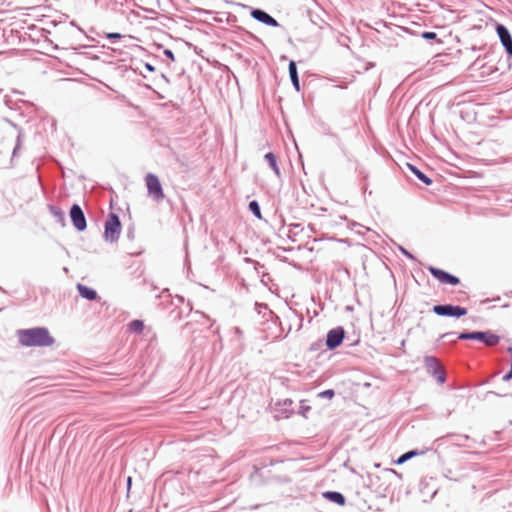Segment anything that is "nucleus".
Listing matches in <instances>:
<instances>
[{"mask_svg": "<svg viewBox=\"0 0 512 512\" xmlns=\"http://www.w3.org/2000/svg\"><path fill=\"white\" fill-rule=\"evenodd\" d=\"M288 72H289L290 80H291L293 87L295 88V90L297 92H299L300 91V80H299L298 71H297V64L294 60H290V62L288 64Z\"/></svg>", "mask_w": 512, "mask_h": 512, "instance_id": "nucleus-15", "label": "nucleus"}, {"mask_svg": "<svg viewBox=\"0 0 512 512\" xmlns=\"http://www.w3.org/2000/svg\"><path fill=\"white\" fill-rule=\"evenodd\" d=\"M322 496L324 499L335 503L339 506H344L346 504V498L345 496L338 491H325L322 493Z\"/></svg>", "mask_w": 512, "mask_h": 512, "instance_id": "nucleus-14", "label": "nucleus"}, {"mask_svg": "<svg viewBox=\"0 0 512 512\" xmlns=\"http://www.w3.org/2000/svg\"><path fill=\"white\" fill-rule=\"evenodd\" d=\"M425 452H426L425 450H422V451H419L417 449L409 450V451L403 453L402 455H400L398 457V459L396 460V463L397 464H403V463L407 462L408 460L412 459L415 456L423 455Z\"/></svg>", "mask_w": 512, "mask_h": 512, "instance_id": "nucleus-19", "label": "nucleus"}, {"mask_svg": "<svg viewBox=\"0 0 512 512\" xmlns=\"http://www.w3.org/2000/svg\"><path fill=\"white\" fill-rule=\"evenodd\" d=\"M15 129L18 130V135H17V139H16V144H15V147L13 149V152H12V160L18 156V152L21 148V145H22V135H23V130L22 128H20L17 124L13 123L12 121H8Z\"/></svg>", "mask_w": 512, "mask_h": 512, "instance_id": "nucleus-20", "label": "nucleus"}, {"mask_svg": "<svg viewBox=\"0 0 512 512\" xmlns=\"http://www.w3.org/2000/svg\"><path fill=\"white\" fill-rule=\"evenodd\" d=\"M507 351H508V353L510 354L511 359H512V346H509V347L507 348Z\"/></svg>", "mask_w": 512, "mask_h": 512, "instance_id": "nucleus-40", "label": "nucleus"}, {"mask_svg": "<svg viewBox=\"0 0 512 512\" xmlns=\"http://www.w3.org/2000/svg\"><path fill=\"white\" fill-rule=\"evenodd\" d=\"M512 379V359L510 362V370L503 376L502 380L508 382Z\"/></svg>", "mask_w": 512, "mask_h": 512, "instance_id": "nucleus-34", "label": "nucleus"}, {"mask_svg": "<svg viewBox=\"0 0 512 512\" xmlns=\"http://www.w3.org/2000/svg\"><path fill=\"white\" fill-rule=\"evenodd\" d=\"M309 228H310L311 231L314 230L312 225H309Z\"/></svg>", "mask_w": 512, "mask_h": 512, "instance_id": "nucleus-49", "label": "nucleus"}, {"mask_svg": "<svg viewBox=\"0 0 512 512\" xmlns=\"http://www.w3.org/2000/svg\"><path fill=\"white\" fill-rule=\"evenodd\" d=\"M289 232L290 234L288 235L289 239L292 241V242H296L297 241V233L296 232H293L294 229H300L301 231L303 230L302 228V225L300 223H292L289 225Z\"/></svg>", "mask_w": 512, "mask_h": 512, "instance_id": "nucleus-24", "label": "nucleus"}, {"mask_svg": "<svg viewBox=\"0 0 512 512\" xmlns=\"http://www.w3.org/2000/svg\"><path fill=\"white\" fill-rule=\"evenodd\" d=\"M48 210L51 213V215L55 218V221L57 223H59L62 227L66 225L65 213L60 207L49 204Z\"/></svg>", "mask_w": 512, "mask_h": 512, "instance_id": "nucleus-17", "label": "nucleus"}, {"mask_svg": "<svg viewBox=\"0 0 512 512\" xmlns=\"http://www.w3.org/2000/svg\"><path fill=\"white\" fill-rule=\"evenodd\" d=\"M270 280H271L270 274L268 272H263L261 275V282L263 284L267 285V281H270Z\"/></svg>", "mask_w": 512, "mask_h": 512, "instance_id": "nucleus-35", "label": "nucleus"}, {"mask_svg": "<svg viewBox=\"0 0 512 512\" xmlns=\"http://www.w3.org/2000/svg\"><path fill=\"white\" fill-rule=\"evenodd\" d=\"M177 298H178L179 302H181V303L184 301V298L182 296H177Z\"/></svg>", "mask_w": 512, "mask_h": 512, "instance_id": "nucleus-41", "label": "nucleus"}, {"mask_svg": "<svg viewBox=\"0 0 512 512\" xmlns=\"http://www.w3.org/2000/svg\"><path fill=\"white\" fill-rule=\"evenodd\" d=\"M245 261L248 263H252L254 265V269L256 270V272L262 275V273L264 272L263 269L265 268L263 264H261L258 261L252 260L251 258H245Z\"/></svg>", "mask_w": 512, "mask_h": 512, "instance_id": "nucleus-27", "label": "nucleus"}, {"mask_svg": "<svg viewBox=\"0 0 512 512\" xmlns=\"http://www.w3.org/2000/svg\"><path fill=\"white\" fill-rule=\"evenodd\" d=\"M334 396H335V391L333 389H327L318 394L319 398L332 399Z\"/></svg>", "mask_w": 512, "mask_h": 512, "instance_id": "nucleus-28", "label": "nucleus"}, {"mask_svg": "<svg viewBox=\"0 0 512 512\" xmlns=\"http://www.w3.org/2000/svg\"><path fill=\"white\" fill-rule=\"evenodd\" d=\"M470 439V437L466 434H458V433H448L445 436L438 437L435 440V443L441 445L445 440H449L452 444L463 447L465 443Z\"/></svg>", "mask_w": 512, "mask_h": 512, "instance_id": "nucleus-12", "label": "nucleus"}, {"mask_svg": "<svg viewBox=\"0 0 512 512\" xmlns=\"http://www.w3.org/2000/svg\"><path fill=\"white\" fill-rule=\"evenodd\" d=\"M107 50L111 52L110 54H111L112 56H115V54H116V53H118V54H121V53H122L121 49H118V48H110V47H107Z\"/></svg>", "mask_w": 512, "mask_h": 512, "instance_id": "nucleus-37", "label": "nucleus"}, {"mask_svg": "<svg viewBox=\"0 0 512 512\" xmlns=\"http://www.w3.org/2000/svg\"><path fill=\"white\" fill-rule=\"evenodd\" d=\"M168 292H169V290H168V289H164V290L162 291V294H164V293H168Z\"/></svg>", "mask_w": 512, "mask_h": 512, "instance_id": "nucleus-45", "label": "nucleus"}, {"mask_svg": "<svg viewBox=\"0 0 512 512\" xmlns=\"http://www.w3.org/2000/svg\"><path fill=\"white\" fill-rule=\"evenodd\" d=\"M471 49H472L473 51H476V50H477V48H476L475 46H473Z\"/></svg>", "mask_w": 512, "mask_h": 512, "instance_id": "nucleus-48", "label": "nucleus"}, {"mask_svg": "<svg viewBox=\"0 0 512 512\" xmlns=\"http://www.w3.org/2000/svg\"><path fill=\"white\" fill-rule=\"evenodd\" d=\"M163 54L170 60L175 61L174 53L171 49H164Z\"/></svg>", "mask_w": 512, "mask_h": 512, "instance_id": "nucleus-32", "label": "nucleus"}, {"mask_svg": "<svg viewBox=\"0 0 512 512\" xmlns=\"http://www.w3.org/2000/svg\"><path fill=\"white\" fill-rule=\"evenodd\" d=\"M311 411V407L306 404V401L302 400L300 402V406L298 409V414L302 415L304 418L308 417V413Z\"/></svg>", "mask_w": 512, "mask_h": 512, "instance_id": "nucleus-25", "label": "nucleus"}, {"mask_svg": "<svg viewBox=\"0 0 512 512\" xmlns=\"http://www.w3.org/2000/svg\"><path fill=\"white\" fill-rule=\"evenodd\" d=\"M145 181H146V186H147V190H148V195L150 197H152L155 201H160L165 197L163 188H162V185H161V182H160L158 176H156L153 173H148L146 175Z\"/></svg>", "mask_w": 512, "mask_h": 512, "instance_id": "nucleus-6", "label": "nucleus"}, {"mask_svg": "<svg viewBox=\"0 0 512 512\" xmlns=\"http://www.w3.org/2000/svg\"><path fill=\"white\" fill-rule=\"evenodd\" d=\"M428 271L430 272V274L435 278L437 279L440 283H443V284H449V285H452V286H456L460 283V279L459 277L445 271V270H442L440 268H436L434 266H429L428 267Z\"/></svg>", "mask_w": 512, "mask_h": 512, "instance_id": "nucleus-10", "label": "nucleus"}, {"mask_svg": "<svg viewBox=\"0 0 512 512\" xmlns=\"http://www.w3.org/2000/svg\"><path fill=\"white\" fill-rule=\"evenodd\" d=\"M432 311L441 317L461 318L467 314V309L453 304H437L433 306Z\"/></svg>", "mask_w": 512, "mask_h": 512, "instance_id": "nucleus-5", "label": "nucleus"}, {"mask_svg": "<svg viewBox=\"0 0 512 512\" xmlns=\"http://www.w3.org/2000/svg\"><path fill=\"white\" fill-rule=\"evenodd\" d=\"M106 38L115 42L116 40L123 38V35L120 33L112 32V33H107Z\"/></svg>", "mask_w": 512, "mask_h": 512, "instance_id": "nucleus-31", "label": "nucleus"}, {"mask_svg": "<svg viewBox=\"0 0 512 512\" xmlns=\"http://www.w3.org/2000/svg\"><path fill=\"white\" fill-rule=\"evenodd\" d=\"M121 228L119 216L114 212H110L104 225V239L110 243L117 242L120 237Z\"/></svg>", "mask_w": 512, "mask_h": 512, "instance_id": "nucleus-3", "label": "nucleus"}, {"mask_svg": "<svg viewBox=\"0 0 512 512\" xmlns=\"http://www.w3.org/2000/svg\"><path fill=\"white\" fill-rule=\"evenodd\" d=\"M324 345H325V341L323 342L321 339H319V340L311 343L308 350L310 352H318V351L322 350Z\"/></svg>", "mask_w": 512, "mask_h": 512, "instance_id": "nucleus-26", "label": "nucleus"}, {"mask_svg": "<svg viewBox=\"0 0 512 512\" xmlns=\"http://www.w3.org/2000/svg\"><path fill=\"white\" fill-rule=\"evenodd\" d=\"M127 482H128V487H130V484H131V478L130 477L128 478Z\"/></svg>", "mask_w": 512, "mask_h": 512, "instance_id": "nucleus-44", "label": "nucleus"}, {"mask_svg": "<svg viewBox=\"0 0 512 512\" xmlns=\"http://www.w3.org/2000/svg\"><path fill=\"white\" fill-rule=\"evenodd\" d=\"M250 15L254 20H256L266 26H270V27H279L280 26L279 22L274 17H272L270 14H268L266 11H264L263 9L252 8Z\"/></svg>", "mask_w": 512, "mask_h": 512, "instance_id": "nucleus-11", "label": "nucleus"}, {"mask_svg": "<svg viewBox=\"0 0 512 512\" xmlns=\"http://www.w3.org/2000/svg\"><path fill=\"white\" fill-rule=\"evenodd\" d=\"M264 160L267 162L269 167L272 169L277 178H281L282 174L278 166L277 157L273 152H268L264 155Z\"/></svg>", "mask_w": 512, "mask_h": 512, "instance_id": "nucleus-16", "label": "nucleus"}, {"mask_svg": "<svg viewBox=\"0 0 512 512\" xmlns=\"http://www.w3.org/2000/svg\"><path fill=\"white\" fill-rule=\"evenodd\" d=\"M76 289L79 295L85 300L96 301L97 299H99L98 293L94 288L78 283L76 285Z\"/></svg>", "mask_w": 512, "mask_h": 512, "instance_id": "nucleus-13", "label": "nucleus"}, {"mask_svg": "<svg viewBox=\"0 0 512 512\" xmlns=\"http://www.w3.org/2000/svg\"><path fill=\"white\" fill-rule=\"evenodd\" d=\"M277 405L283 407L281 411L286 414V417H289L294 412L293 408H291L293 405V401L290 398H286L283 401H279Z\"/></svg>", "mask_w": 512, "mask_h": 512, "instance_id": "nucleus-22", "label": "nucleus"}, {"mask_svg": "<svg viewBox=\"0 0 512 512\" xmlns=\"http://www.w3.org/2000/svg\"><path fill=\"white\" fill-rule=\"evenodd\" d=\"M489 302V299H485L484 301H482V303H487Z\"/></svg>", "mask_w": 512, "mask_h": 512, "instance_id": "nucleus-47", "label": "nucleus"}, {"mask_svg": "<svg viewBox=\"0 0 512 512\" xmlns=\"http://www.w3.org/2000/svg\"><path fill=\"white\" fill-rule=\"evenodd\" d=\"M496 34L504 47V50L509 58L512 57V35L508 28L502 23H496Z\"/></svg>", "mask_w": 512, "mask_h": 512, "instance_id": "nucleus-9", "label": "nucleus"}, {"mask_svg": "<svg viewBox=\"0 0 512 512\" xmlns=\"http://www.w3.org/2000/svg\"><path fill=\"white\" fill-rule=\"evenodd\" d=\"M424 367L426 372L435 378L439 384H444L446 382V372L438 358L435 356H425Z\"/></svg>", "mask_w": 512, "mask_h": 512, "instance_id": "nucleus-4", "label": "nucleus"}, {"mask_svg": "<svg viewBox=\"0 0 512 512\" xmlns=\"http://www.w3.org/2000/svg\"><path fill=\"white\" fill-rule=\"evenodd\" d=\"M345 329L342 326H337L330 329L325 338V346L328 350H334L338 348L344 341Z\"/></svg>", "mask_w": 512, "mask_h": 512, "instance_id": "nucleus-7", "label": "nucleus"}, {"mask_svg": "<svg viewBox=\"0 0 512 512\" xmlns=\"http://www.w3.org/2000/svg\"><path fill=\"white\" fill-rule=\"evenodd\" d=\"M80 48H84V49H87L89 48L88 46H81ZM90 48H93L92 46Z\"/></svg>", "mask_w": 512, "mask_h": 512, "instance_id": "nucleus-46", "label": "nucleus"}, {"mask_svg": "<svg viewBox=\"0 0 512 512\" xmlns=\"http://www.w3.org/2000/svg\"><path fill=\"white\" fill-rule=\"evenodd\" d=\"M259 507H260V505H255V506H252L251 509H257Z\"/></svg>", "mask_w": 512, "mask_h": 512, "instance_id": "nucleus-43", "label": "nucleus"}, {"mask_svg": "<svg viewBox=\"0 0 512 512\" xmlns=\"http://www.w3.org/2000/svg\"><path fill=\"white\" fill-rule=\"evenodd\" d=\"M408 169L415 175V177L424 183L425 185L429 186L432 184V179L428 177L423 171H421L418 167L411 163H407Z\"/></svg>", "mask_w": 512, "mask_h": 512, "instance_id": "nucleus-18", "label": "nucleus"}, {"mask_svg": "<svg viewBox=\"0 0 512 512\" xmlns=\"http://www.w3.org/2000/svg\"><path fill=\"white\" fill-rule=\"evenodd\" d=\"M160 77H161V79H163L167 84H169V83H170L169 78H168L164 73H161V74H160Z\"/></svg>", "mask_w": 512, "mask_h": 512, "instance_id": "nucleus-39", "label": "nucleus"}, {"mask_svg": "<svg viewBox=\"0 0 512 512\" xmlns=\"http://www.w3.org/2000/svg\"><path fill=\"white\" fill-rule=\"evenodd\" d=\"M421 37L425 40H434L437 38V34L433 31H424L421 33Z\"/></svg>", "mask_w": 512, "mask_h": 512, "instance_id": "nucleus-29", "label": "nucleus"}, {"mask_svg": "<svg viewBox=\"0 0 512 512\" xmlns=\"http://www.w3.org/2000/svg\"><path fill=\"white\" fill-rule=\"evenodd\" d=\"M17 336L19 343L25 347H49L55 343L46 327L20 329Z\"/></svg>", "mask_w": 512, "mask_h": 512, "instance_id": "nucleus-1", "label": "nucleus"}, {"mask_svg": "<svg viewBox=\"0 0 512 512\" xmlns=\"http://www.w3.org/2000/svg\"><path fill=\"white\" fill-rule=\"evenodd\" d=\"M69 217H70V220H71L74 228L78 232H83L84 230H86V228H87L86 216L83 212V209L81 208V206L79 204L74 203L71 206L70 211H69Z\"/></svg>", "mask_w": 512, "mask_h": 512, "instance_id": "nucleus-8", "label": "nucleus"}, {"mask_svg": "<svg viewBox=\"0 0 512 512\" xmlns=\"http://www.w3.org/2000/svg\"><path fill=\"white\" fill-rule=\"evenodd\" d=\"M126 236L129 240H134L135 238V230L134 227L131 226L127 229Z\"/></svg>", "mask_w": 512, "mask_h": 512, "instance_id": "nucleus-33", "label": "nucleus"}, {"mask_svg": "<svg viewBox=\"0 0 512 512\" xmlns=\"http://www.w3.org/2000/svg\"><path fill=\"white\" fill-rule=\"evenodd\" d=\"M145 68L149 72H154L155 71V67L152 64H150V63H145Z\"/></svg>", "mask_w": 512, "mask_h": 512, "instance_id": "nucleus-38", "label": "nucleus"}, {"mask_svg": "<svg viewBox=\"0 0 512 512\" xmlns=\"http://www.w3.org/2000/svg\"><path fill=\"white\" fill-rule=\"evenodd\" d=\"M4 104L9 107L10 109H13V106H12V100L10 99V97L8 95H6L4 98Z\"/></svg>", "mask_w": 512, "mask_h": 512, "instance_id": "nucleus-36", "label": "nucleus"}, {"mask_svg": "<svg viewBox=\"0 0 512 512\" xmlns=\"http://www.w3.org/2000/svg\"><path fill=\"white\" fill-rule=\"evenodd\" d=\"M456 336L455 339H451V341L456 340H474L483 343L487 347H494L499 344L500 336L497 334L487 330V331H463L459 334L455 332H448L442 335L443 339H450Z\"/></svg>", "mask_w": 512, "mask_h": 512, "instance_id": "nucleus-2", "label": "nucleus"}, {"mask_svg": "<svg viewBox=\"0 0 512 512\" xmlns=\"http://www.w3.org/2000/svg\"><path fill=\"white\" fill-rule=\"evenodd\" d=\"M398 250L403 254L406 258L410 260H415V257L412 253H410L407 249H405L403 246H398Z\"/></svg>", "mask_w": 512, "mask_h": 512, "instance_id": "nucleus-30", "label": "nucleus"}, {"mask_svg": "<svg viewBox=\"0 0 512 512\" xmlns=\"http://www.w3.org/2000/svg\"><path fill=\"white\" fill-rule=\"evenodd\" d=\"M13 93H16V94H23L22 92L18 91V90H13Z\"/></svg>", "mask_w": 512, "mask_h": 512, "instance_id": "nucleus-42", "label": "nucleus"}, {"mask_svg": "<svg viewBox=\"0 0 512 512\" xmlns=\"http://www.w3.org/2000/svg\"><path fill=\"white\" fill-rule=\"evenodd\" d=\"M127 329L131 333L141 334L144 330V322L140 319L132 320L128 323Z\"/></svg>", "mask_w": 512, "mask_h": 512, "instance_id": "nucleus-21", "label": "nucleus"}, {"mask_svg": "<svg viewBox=\"0 0 512 512\" xmlns=\"http://www.w3.org/2000/svg\"><path fill=\"white\" fill-rule=\"evenodd\" d=\"M248 209L257 219H262L260 204L257 200L250 201Z\"/></svg>", "mask_w": 512, "mask_h": 512, "instance_id": "nucleus-23", "label": "nucleus"}]
</instances>
